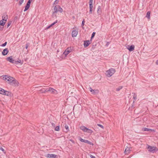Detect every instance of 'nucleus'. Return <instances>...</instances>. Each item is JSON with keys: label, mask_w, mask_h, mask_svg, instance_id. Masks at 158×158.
I'll return each mask as SVG.
<instances>
[{"label": "nucleus", "mask_w": 158, "mask_h": 158, "mask_svg": "<svg viewBox=\"0 0 158 158\" xmlns=\"http://www.w3.org/2000/svg\"><path fill=\"white\" fill-rule=\"evenodd\" d=\"M30 6V4L28 3H27L26 6H25V9L24 10V11H26L29 8Z\"/></svg>", "instance_id": "obj_19"}, {"label": "nucleus", "mask_w": 158, "mask_h": 158, "mask_svg": "<svg viewBox=\"0 0 158 158\" xmlns=\"http://www.w3.org/2000/svg\"><path fill=\"white\" fill-rule=\"evenodd\" d=\"M0 94L7 96L11 95V93L0 88Z\"/></svg>", "instance_id": "obj_5"}, {"label": "nucleus", "mask_w": 158, "mask_h": 158, "mask_svg": "<svg viewBox=\"0 0 158 158\" xmlns=\"http://www.w3.org/2000/svg\"><path fill=\"white\" fill-rule=\"evenodd\" d=\"M123 88V86H120L116 88V90L117 91H118L121 89Z\"/></svg>", "instance_id": "obj_31"}, {"label": "nucleus", "mask_w": 158, "mask_h": 158, "mask_svg": "<svg viewBox=\"0 0 158 158\" xmlns=\"http://www.w3.org/2000/svg\"><path fill=\"white\" fill-rule=\"evenodd\" d=\"M136 95L135 94H134L133 97V98H134V100H135L136 99Z\"/></svg>", "instance_id": "obj_41"}, {"label": "nucleus", "mask_w": 158, "mask_h": 158, "mask_svg": "<svg viewBox=\"0 0 158 158\" xmlns=\"http://www.w3.org/2000/svg\"><path fill=\"white\" fill-rule=\"evenodd\" d=\"M10 85L14 86H18L19 85V83L14 78Z\"/></svg>", "instance_id": "obj_7"}, {"label": "nucleus", "mask_w": 158, "mask_h": 158, "mask_svg": "<svg viewBox=\"0 0 158 158\" xmlns=\"http://www.w3.org/2000/svg\"><path fill=\"white\" fill-rule=\"evenodd\" d=\"M55 130L56 131H58L60 130V127L59 126H56L55 128Z\"/></svg>", "instance_id": "obj_33"}, {"label": "nucleus", "mask_w": 158, "mask_h": 158, "mask_svg": "<svg viewBox=\"0 0 158 158\" xmlns=\"http://www.w3.org/2000/svg\"><path fill=\"white\" fill-rule=\"evenodd\" d=\"M89 89L93 94H98L99 93V90L98 89H93L90 87H89Z\"/></svg>", "instance_id": "obj_9"}, {"label": "nucleus", "mask_w": 158, "mask_h": 158, "mask_svg": "<svg viewBox=\"0 0 158 158\" xmlns=\"http://www.w3.org/2000/svg\"><path fill=\"white\" fill-rule=\"evenodd\" d=\"M71 48H68L66 49L67 50V51L65 50V51L64 52L63 54H64L65 56H66L71 52Z\"/></svg>", "instance_id": "obj_14"}, {"label": "nucleus", "mask_w": 158, "mask_h": 158, "mask_svg": "<svg viewBox=\"0 0 158 158\" xmlns=\"http://www.w3.org/2000/svg\"><path fill=\"white\" fill-rule=\"evenodd\" d=\"M93 0H89V4H93Z\"/></svg>", "instance_id": "obj_45"}, {"label": "nucleus", "mask_w": 158, "mask_h": 158, "mask_svg": "<svg viewBox=\"0 0 158 158\" xmlns=\"http://www.w3.org/2000/svg\"><path fill=\"white\" fill-rule=\"evenodd\" d=\"M24 0H20L19 2V5H21L22 3L23 2Z\"/></svg>", "instance_id": "obj_38"}, {"label": "nucleus", "mask_w": 158, "mask_h": 158, "mask_svg": "<svg viewBox=\"0 0 158 158\" xmlns=\"http://www.w3.org/2000/svg\"><path fill=\"white\" fill-rule=\"evenodd\" d=\"M151 14V12L150 11H148L146 14V17L148 18V19H150V15Z\"/></svg>", "instance_id": "obj_26"}, {"label": "nucleus", "mask_w": 158, "mask_h": 158, "mask_svg": "<svg viewBox=\"0 0 158 158\" xmlns=\"http://www.w3.org/2000/svg\"><path fill=\"white\" fill-rule=\"evenodd\" d=\"M95 34H96V33L95 32H93L92 33L91 36V40H90V41H91L92 39L94 37Z\"/></svg>", "instance_id": "obj_30"}, {"label": "nucleus", "mask_w": 158, "mask_h": 158, "mask_svg": "<svg viewBox=\"0 0 158 158\" xmlns=\"http://www.w3.org/2000/svg\"><path fill=\"white\" fill-rule=\"evenodd\" d=\"M59 2V0H56L55 1L53 5H56V4H57Z\"/></svg>", "instance_id": "obj_36"}, {"label": "nucleus", "mask_w": 158, "mask_h": 158, "mask_svg": "<svg viewBox=\"0 0 158 158\" xmlns=\"http://www.w3.org/2000/svg\"><path fill=\"white\" fill-rule=\"evenodd\" d=\"M51 27H50V25H49V26H48V27H47V29H49V28H50Z\"/></svg>", "instance_id": "obj_49"}, {"label": "nucleus", "mask_w": 158, "mask_h": 158, "mask_svg": "<svg viewBox=\"0 0 158 158\" xmlns=\"http://www.w3.org/2000/svg\"><path fill=\"white\" fill-rule=\"evenodd\" d=\"M73 31L72 33V36L73 37H76L78 33V29H77V30H76V27H74L73 28Z\"/></svg>", "instance_id": "obj_8"}, {"label": "nucleus", "mask_w": 158, "mask_h": 158, "mask_svg": "<svg viewBox=\"0 0 158 158\" xmlns=\"http://www.w3.org/2000/svg\"><path fill=\"white\" fill-rule=\"evenodd\" d=\"M7 44V42H6L4 44H2L1 45V46L2 47H5L6 46Z\"/></svg>", "instance_id": "obj_37"}, {"label": "nucleus", "mask_w": 158, "mask_h": 158, "mask_svg": "<svg viewBox=\"0 0 158 158\" xmlns=\"http://www.w3.org/2000/svg\"><path fill=\"white\" fill-rule=\"evenodd\" d=\"M146 148L149 152L152 153H154L158 150V149L156 147L151 146L148 144L147 145Z\"/></svg>", "instance_id": "obj_3"}, {"label": "nucleus", "mask_w": 158, "mask_h": 158, "mask_svg": "<svg viewBox=\"0 0 158 158\" xmlns=\"http://www.w3.org/2000/svg\"><path fill=\"white\" fill-rule=\"evenodd\" d=\"M85 22V19H84L83 20V21H82V23H81V26L82 27V29H84V27H83V26L84 25Z\"/></svg>", "instance_id": "obj_32"}, {"label": "nucleus", "mask_w": 158, "mask_h": 158, "mask_svg": "<svg viewBox=\"0 0 158 158\" xmlns=\"http://www.w3.org/2000/svg\"><path fill=\"white\" fill-rule=\"evenodd\" d=\"M80 141L82 142H84L85 143H87L89 144L90 145H93L94 144L92 143L91 142L85 139H83L81 138H80L79 139Z\"/></svg>", "instance_id": "obj_11"}, {"label": "nucleus", "mask_w": 158, "mask_h": 158, "mask_svg": "<svg viewBox=\"0 0 158 158\" xmlns=\"http://www.w3.org/2000/svg\"><path fill=\"white\" fill-rule=\"evenodd\" d=\"M97 125H98V126L99 127H100L101 128H102V129H103V128H104V127H103V126L102 125H101V124H97Z\"/></svg>", "instance_id": "obj_39"}, {"label": "nucleus", "mask_w": 158, "mask_h": 158, "mask_svg": "<svg viewBox=\"0 0 158 158\" xmlns=\"http://www.w3.org/2000/svg\"><path fill=\"white\" fill-rule=\"evenodd\" d=\"M127 48L129 51L131 52L134 50L135 46L134 45H128Z\"/></svg>", "instance_id": "obj_13"}, {"label": "nucleus", "mask_w": 158, "mask_h": 158, "mask_svg": "<svg viewBox=\"0 0 158 158\" xmlns=\"http://www.w3.org/2000/svg\"><path fill=\"white\" fill-rule=\"evenodd\" d=\"M64 127L66 129L67 131H69V126L67 124L65 125Z\"/></svg>", "instance_id": "obj_34"}, {"label": "nucleus", "mask_w": 158, "mask_h": 158, "mask_svg": "<svg viewBox=\"0 0 158 158\" xmlns=\"http://www.w3.org/2000/svg\"><path fill=\"white\" fill-rule=\"evenodd\" d=\"M73 143V141L72 140H70Z\"/></svg>", "instance_id": "obj_54"}, {"label": "nucleus", "mask_w": 158, "mask_h": 158, "mask_svg": "<svg viewBox=\"0 0 158 158\" xmlns=\"http://www.w3.org/2000/svg\"><path fill=\"white\" fill-rule=\"evenodd\" d=\"M58 5H56L54 7L53 10L54 11L52 12V16L55 17H56V15L55 14L58 12Z\"/></svg>", "instance_id": "obj_10"}, {"label": "nucleus", "mask_w": 158, "mask_h": 158, "mask_svg": "<svg viewBox=\"0 0 158 158\" xmlns=\"http://www.w3.org/2000/svg\"><path fill=\"white\" fill-rule=\"evenodd\" d=\"M29 43H27L26 44V46H25V48L26 49H27L28 46H29Z\"/></svg>", "instance_id": "obj_40"}, {"label": "nucleus", "mask_w": 158, "mask_h": 158, "mask_svg": "<svg viewBox=\"0 0 158 158\" xmlns=\"http://www.w3.org/2000/svg\"><path fill=\"white\" fill-rule=\"evenodd\" d=\"M93 131L90 129H89L87 128L86 131V132H87L91 134L93 132Z\"/></svg>", "instance_id": "obj_29"}, {"label": "nucleus", "mask_w": 158, "mask_h": 158, "mask_svg": "<svg viewBox=\"0 0 158 158\" xmlns=\"http://www.w3.org/2000/svg\"><path fill=\"white\" fill-rule=\"evenodd\" d=\"M90 44V41L89 40H85L84 41V45L85 48L87 47L89 44Z\"/></svg>", "instance_id": "obj_15"}, {"label": "nucleus", "mask_w": 158, "mask_h": 158, "mask_svg": "<svg viewBox=\"0 0 158 158\" xmlns=\"http://www.w3.org/2000/svg\"><path fill=\"white\" fill-rule=\"evenodd\" d=\"M90 156L91 158H95V157L94 156L91 155H90Z\"/></svg>", "instance_id": "obj_46"}, {"label": "nucleus", "mask_w": 158, "mask_h": 158, "mask_svg": "<svg viewBox=\"0 0 158 158\" xmlns=\"http://www.w3.org/2000/svg\"><path fill=\"white\" fill-rule=\"evenodd\" d=\"M32 1V0H28V1L27 2V3L31 4V2Z\"/></svg>", "instance_id": "obj_43"}, {"label": "nucleus", "mask_w": 158, "mask_h": 158, "mask_svg": "<svg viewBox=\"0 0 158 158\" xmlns=\"http://www.w3.org/2000/svg\"><path fill=\"white\" fill-rule=\"evenodd\" d=\"M143 131H151L152 132H154L155 131L154 130L146 128H144L143 129Z\"/></svg>", "instance_id": "obj_23"}, {"label": "nucleus", "mask_w": 158, "mask_h": 158, "mask_svg": "<svg viewBox=\"0 0 158 158\" xmlns=\"http://www.w3.org/2000/svg\"><path fill=\"white\" fill-rule=\"evenodd\" d=\"M30 6V4L28 3H27L26 6H25V9L24 10V11H26L29 8Z\"/></svg>", "instance_id": "obj_20"}, {"label": "nucleus", "mask_w": 158, "mask_h": 158, "mask_svg": "<svg viewBox=\"0 0 158 158\" xmlns=\"http://www.w3.org/2000/svg\"><path fill=\"white\" fill-rule=\"evenodd\" d=\"M8 49L6 48L4 49L2 52V54L3 56L6 55L8 53Z\"/></svg>", "instance_id": "obj_16"}, {"label": "nucleus", "mask_w": 158, "mask_h": 158, "mask_svg": "<svg viewBox=\"0 0 158 158\" xmlns=\"http://www.w3.org/2000/svg\"><path fill=\"white\" fill-rule=\"evenodd\" d=\"M30 6V4L28 3H27L26 6H25V9L24 10V11H26L29 8Z\"/></svg>", "instance_id": "obj_18"}, {"label": "nucleus", "mask_w": 158, "mask_h": 158, "mask_svg": "<svg viewBox=\"0 0 158 158\" xmlns=\"http://www.w3.org/2000/svg\"><path fill=\"white\" fill-rule=\"evenodd\" d=\"M110 42H107L106 43V45L107 46H108L109 45V44H110Z\"/></svg>", "instance_id": "obj_47"}, {"label": "nucleus", "mask_w": 158, "mask_h": 158, "mask_svg": "<svg viewBox=\"0 0 158 158\" xmlns=\"http://www.w3.org/2000/svg\"><path fill=\"white\" fill-rule=\"evenodd\" d=\"M58 11H59L60 13H62L63 11L62 8L59 6H58Z\"/></svg>", "instance_id": "obj_27"}, {"label": "nucleus", "mask_w": 158, "mask_h": 158, "mask_svg": "<svg viewBox=\"0 0 158 158\" xmlns=\"http://www.w3.org/2000/svg\"><path fill=\"white\" fill-rule=\"evenodd\" d=\"M156 65H158V60L156 61Z\"/></svg>", "instance_id": "obj_48"}, {"label": "nucleus", "mask_w": 158, "mask_h": 158, "mask_svg": "<svg viewBox=\"0 0 158 158\" xmlns=\"http://www.w3.org/2000/svg\"><path fill=\"white\" fill-rule=\"evenodd\" d=\"M96 44H95V45H93V46L94 47V46H96Z\"/></svg>", "instance_id": "obj_51"}, {"label": "nucleus", "mask_w": 158, "mask_h": 158, "mask_svg": "<svg viewBox=\"0 0 158 158\" xmlns=\"http://www.w3.org/2000/svg\"><path fill=\"white\" fill-rule=\"evenodd\" d=\"M115 72V70H107L106 72V75L108 77L112 76Z\"/></svg>", "instance_id": "obj_6"}, {"label": "nucleus", "mask_w": 158, "mask_h": 158, "mask_svg": "<svg viewBox=\"0 0 158 158\" xmlns=\"http://www.w3.org/2000/svg\"><path fill=\"white\" fill-rule=\"evenodd\" d=\"M113 69V68H111V69Z\"/></svg>", "instance_id": "obj_55"}, {"label": "nucleus", "mask_w": 158, "mask_h": 158, "mask_svg": "<svg viewBox=\"0 0 158 158\" xmlns=\"http://www.w3.org/2000/svg\"><path fill=\"white\" fill-rule=\"evenodd\" d=\"M52 126H53L54 125V123H52Z\"/></svg>", "instance_id": "obj_53"}, {"label": "nucleus", "mask_w": 158, "mask_h": 158, "mask_svg": "<svg viewBox=\"0 0 158 158\" xmlns=\"http://www.w3.org/2000/svg\"><path fill=\"white\" fill-rule=\"evenodd\" d=\"M2 20L5 21V22L6 21L7 19V15L6 14H3L2 17Z\"/></svg>", "instance_id": "obj_17"}, {"label": "nucleus", "mask_w": 158, "mask_h": 158, "mask_svg": "<svg viewBox=\"0 0 158 158\" xmlns=\"http://www.w3.org/2000/svg\"><path fill=\"white\" fill-rule=\"evenodd\" d=\"M41 90L42 93H44L48 91H49L53 94H57V91L56 90L50 87L48 89H43Z\"/></svg>", "instance_id": "obj_4"}, {"label": "nucleus", "mask_w": 158, "mask_h": 158, "mask_svg": "<svg viewBox=\"0 0 158 158\" xmlns=\"http://www.w3.org/2000/svg\"><path fill=\"white\" fill-rule=\"evenodd\" d=\"M93 8V4H89V14H91L92 13V8Z\"/></svg>", "instance_id": "obj_22"}, {"label": "nucleus", "mask_w": 158, "mask_h": 158, "mask_svg": "<svg viewBox=\"0 0 158 158\" xmlns=\"http://www.w3.org/2000/svg\"><path fill=\"white\" fill-rule=\"evenodd\" d=\"M1 77L9 84H10V82H11L12 80L14 78V77L8 75L2 76Z\"/></svg>", "instance_id": "obj_2"}, {"label": "nucleus", "mask_w": 158, "mask_h": 158, "mask_svg": "<svg viewBox=\"0 0 158 158\" xmlns=\"http://www.w3.org/2000/svg\"><path fill=\"white\" fill-rule=\"evenodd\" d=\"M80 129L84 132H86L87 128L83 126L80 127Z\"/></svg>", "instance_id": "obj_21"}, {"label": "nucleus", "mask_w": 158, "mask_h": 158, "mask_svg": "<svg viewBox=\"0 0 158 158\" xmlns=\"http://www.w3.org/2000/svg\"><path fill=\"white\" fill-rule=\"evenodd\" d=\"M17 18H18V17H17V16H15V17L14 18V19H17Z\"/></svg>", "instance_id": "obj_50"}, {"label": "nucleus", "mask_w": 158, "mask_h": 158, "mask_svg": "<svg viewBox=\"0 0 158 158\" xmlns=\"http://www.w3.org/2000/svg\"><path fill=\"white\" fill-rule=\"evenodd\" d=\"M6 60L9 61L11 63H13L16 64L21 65L23 63V62L22 61L20 60L19 61H16L13 59L12 56H10L6 58Z\"/></svg>", "instance_id": "obj_1"}, {"label": "nucleus", "mask_w": 158, "mask_h": 158, "mask_svg": "<svg viewBox=\"0 0 158 158\" xmlns=\"http://www.w3.org/2000/svg\"><path fill=\"white\" fill-rule=\"evenodd\" d=\"M50 27H52V26H52V24H51L50 25Z\"/></svg>", "instance_id": "obj_52"}, {"label": "nucleus", "mask_w": 158, "mask_h": 158, "mask_svg": "<svg viewBox=\"0 0 158 158\" xmlns=\"http://www.w3.org/2000/svg\"><path fill=\"white\" fill-rule=\"evenodd\" d=\"M18 1V0H17V1Z\"/></svg>", "instance_id": "obj_56"}, {"label": "nucleus", "mask_w": 158, "mask_h": 158, "mask_svg": "<svg viewBox=\"0 0 158 158\" xmlns=\"http://www.w3.org/2000/svg\"><path fill=\"white\" fill-rule=\"evenodd\" d=\"M6 23V22H4V21L2 20H0V25L1 26H2V27H3L4 25H5V23Z\"/></svg>", "instance_id": "obj_28"}, {"label": "nucleus", "mask_w": 158, "mask_h": 158, "mask_svg": "<svg viewBox=\"0 0 158 158\" xmlns=\"http://www.w3.org/2000/svg\"><path fill=\"white\" fill-rule=\"evenodd\" d=\"M11 24V22H8L7 23V28H8L9 26Z\"/></svg>", "instance_id": "obj_42"}, {"label": "nucleus", "mask_w": 158, "mask_h": 158, "mask_svg": "<svg viewBox=\"0 0 158 158\" xmlns=\"http://www.w3.org/2000/svg\"><path fill=\"white\" fill-rule=\"evenodd\" d=\"M130 151V148H127L125 149V150L124 153L126 154H128L129 153V152Z\"/></svg>", "instance_id": "obj_25"}, {"label": "nucleus", "mask_w": 158, "mask_h": 158, "mask_svg": "<svg viewBox=\"0 0 158 158\" xmlns=\"http://www.w3.org/2000/svg\"><path fill=\"white\" fill-rule=\"evenodd\" d=\"M46 157L48 158H56L57 157V155L54 154H48L46 155Z\"/></svg>", "instance_id": "obj_12"}, {"label": "nucleus", "mask_w": 158, "mask_h": 158, "mask_svg": "<svg viewBox=\"0 0 158 158\" xmlns=\"http://www.w3.org/2000/svg\"><path fill=\"white\" fill-rule=\"evenodd\" d=\"M0 150L4 153H6V151L2 147H0Z\"/></svg>", "instance_id": "obj_35"}, {"label": "nucleus", "mask_w": 158, "mask_h": 158, "mask_svg": "<svg viewBox=\"0 0 158 158\" xmlns=\"http://www.w3.org/2000/svg\"><path fill=\"white\" fill-rule=\"evenodd\" d=\"M57 22V20H56V21L53 23L52 24V26L54 25V24H55Z\"/></svg>", "instance_id": "obj_44"}, {"label": "nucleus", "mask_w": 158, "mask_h": 158, "mask_svg": "<svg viewBox=\"0 0 158 158\" xmlns=\"http://www.w3.org/2000/svg\"><path fill=\"white\" fill-rule=\"evenodd\" d=\"M97 13L99 15H100L101 14L102 11L101 10V7L100 6H98V8Z\"/></svg>", "instance_id": "obj_24"}]
</instances>
